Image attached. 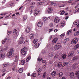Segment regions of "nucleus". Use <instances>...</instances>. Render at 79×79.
I'll return each instance as SVG.
<instances>
[{
  "label": "nucleus",
  "instance_id": "30",
  "mask_svg": "<svg viewBox=\"0 0 79 79\" xmlns=\"http://www.w3.org/2000/svg\"><path fill=\"white\" fill-rule=\"evenodd\" d=\"M6 15V13H5L0 14V16L1 17H0V19H2V18H3V16H4V15Z\"/></svg>",
  "mask_w": 79,
  "mask_h": 79
},
{
  "label": "nucleus",
  "instance_id": "40",
  "mask_svg": "<svg viewBox=\"0 0 79 79\" xmlns=\"http://www.w3.org/2000/svg\"><path fill=\"white\" fill-rule=\"evenodd\" d=\"M48 19V18L47 17H44L43 19V21H45Z\"/></svg>",
  "mask_w": 79,
  "mask_h": 79
},
{
  "label": "nucleus",
  "instance_id": "5",
  "mask_svg": "<svg viewBox=\"0 0 79 79\" xmlns=\"http://www.w3.org/2000/svg\"><path fill=\"white\" fill-rule=\"evenodd\" d=\"M8 47H6L4 48L3 47H0V53H1V52H2L3 51V50H8Z\"/></svg>",
  "mask_w": 79,
  "mask_h": 79
},
{
  "label": "nucleus",
  "instance_id": "1",
  "mask_svg": "<svg viewBox=\"0 0 79 79\" xmlns=\"http://www.w3.org/2000/svg\"><path fill=\"white\" fill-rule=\"evenodd\" d=\"M28 49L27 47H25L24 48L21 49V52L22 55H26L27 51Z\"/></svg>",
  "mask_w": 79,
  "mask_h": 79
},
{
  "label": "nucleus",
  "instance_id": "7",
  "mask_svg": "<svg viewBox=\"0 0 79 79\" xmlns=\"http://www.w3.org/2000/svg\"><path fill=\"white\" fill-rule=\"evenodd\" d=\"M79 58V55L76 56H74L73 58L72 59V61H76L77 60L78 58Z\"/></svg>",
  "mask_w": 79,
  "mask_h": 79
},
{
  "label": "nucleus",
  "instance_id": "62",
  "mask_svg": "<svg viewBox=\"0 0 79 79\" xmlns=\"http://www.w3.org/2000/svg\"><path fill=\"white\" fill-rule=\"evenodd\" d=\"M6 72V70H5V69H3L2 70V72L3 73H5V72Z\"/></svg>",
  "mask_w": 79,
  "mask_h": 79
},
{
  "label": "nucleus",
  "instance_id": "33",
  "mask_svg": "<svg viewBox=\"0 0 79 79\" xmlns=\"http://www.w3.org/2000/svg\"><path fill=\"white\" fill-rule=\"evenodd\" d=\"M56 72L55 71H53L51 73V75L52 76H55V75H56Z\"/></svg>",
  "mask_w": 79,
  "mask_h": 79
},
{
  "label": "nucleus",
  "instance_id": "42",
  "mask_svg": "<svg viewBox=\"0 0 79 79\" xmlns=\"http://www.w3.org/2000/svg\"><path fill=\"white\" fill-rule=\"evenodd\" d=\"M78 24H79V21H76L73 23V24L74 25H77Z\"/></svg>",
  "mask_w": 79,
  "mask_h": 79
},
{
  "label": "nucleus",
  "instance_id": "19",
  "mask_svg": "<svg viewBox=\"0 0 79 79\" xmlns=\"http://www.w3.org/2000/svg\"><path fill=\"white\" fill-rule=\"evenodd\" d=\"M9 66V64L6 63V64H4L3 65V68H6V67H8Z\"/></svg>",
  "mask_w": 79,
  "mask_h": 79
},
{
  "label": "nucleus",
  "instance_id": "25",
  "mask_svg": "<svg viewBox=\"0 0 79 79\" xmlns=\"http://www.w3.org/2000/svg\"><path fill=\"white\" fill-rule=\"evenodd\" d=\"M59 57V55H58V54H57L54 56V58L55 60H57Z\"/></svg>",
  "mask_w": 79,
  "mask_h": 79
},
{
  "label": "nucleus",
  "instance_id": "45",
  "mask_svg": "<svg viewBox=\"0 0 79 79\" xmlns=\"http://www.w3.org/2000/svg\"><path fill=\"white\" fill-rule=\"evenodd\" d=\"M65 35V33H64L62 34L61 35H60V37L61 38H63V37H64Z\"/></svg>",
  "mask_w": 79,
  "mask_h": 79
},
{
  "label": "nucleus",
  "instance_id": "14",
  "mask_svg": "<svg viewBox=\"0 0 79 79\" xmlns=\"http://www.w3.org/2000/svg\"><path fill=\"white\" fill-rule=\"evenodd\" d=\"M18 60L19 59H16L15 60V61L12 64V65H13V64H15V66H17L18 64Z\"/></svg>",
  "mask_w": 79,
  "mask_h": 79
},
{
  "label": "nucleus",
  "instance_id": "48",
  "mask_svg": "<svg viewBox=\"0 0 79 79\" xmlns=\"http://www.w3.org/2000/svg\"><path fill=\"white\" fill-rule=\"evenodd\" d=\"M79 35V32L77 31L74 34L75 36H78Z\"/></svg>",
  "mask_w": 79,
  "mask_h": 79
},
{
  "label": "nucleus",
  "instance_id": "4",
  "mask_svg": "<svg viewBox=\"0 0 79 79\" xmlns=\"http://www.w3.org/2000/svg\"><path fill=\"white\" fill-rule=\"evenodd\" d=\"M19 44L20 45V44H22L24 42V38L21 37L19 39Z\"/></svg>",
  "mask_w": 79,
  "mask_h": 79
},
{
  "label": "nucleus",
  "instance_id": "3",
  "mask_svg": "<svg viewBox=\"0 0 79 79\" xmlns=\"http://www.w3.org/2000/svg\"><path fill=\"white\" fill-rule=\"evenodd\" d=\"M61 48V44L59 43H57L54 46V49L56 50H59Z\"/></svg>",
  "mask_w": 79,
  "mask_h": 79
},
{
  "label": "nucleus",
  "instance_id": "27",
  "mask_svg": "<svg viewBox=\"0 0 79 79\" xmlns=\"http://www.w3.org/2000/svg\"><path fill=\"white\" fill-rule=\"evenodd\" d=\"M79 44H78L76 45L74 47V50H76L78 48H79Z\"/></svg>",
  "mask_w": 79,
  "mask_h": 79
},
{
  "label": "nucleus",
  "instance_id": "64",
  "mask_svg": "<svg viewBox=\"0 0 79 79\" xmlns=\"http://www.w3.org/2000/svg\"><path fill=\"white\" fill-rule=\"evenodd\" d=\"M77 12H79V9H78L77 10H76L74 13H77Z\"/></svg>",
  "mask_w": 79,
  "mask_h": 79
},
{
  "label": "nucleus",
  "instance_id": "37",
  "mask_svg": "<svg viewBox=\"0 0 79 79\" xmlns=\"http://www.w3.org/2000/svg\"><path fill=\"white\" fill-rule=\"evenodd\" d=\"M39 45H40L39 43H37L35 45V47L36 48H38V47H39Z\"/></svg>",
  "mask_w": 79,
  "mask_h": 79
},
{
  "label": "nucleus",
  "instance_id": "11",
  "mask_svg": "<svg viewBox=\"0 0 79 79\" xmlns=\"http://www.w3.org/2000/svg\"><path fill=\"white\" fill-rule=\"evenodd\" d=\"M31 31V28L29 27H27L26 29L25 32L27 33H29Z\"/></svg>",
  "mask_w": 79,
  "mask_h": 79
},
{
  "label": "nucleus",
  "instance_id": "46",
  "mask_svg": "<svg viewBox=\"0 0 79 79\" xmlns=\"http://www.w3.org/2000/svg\"><path fill=\"white\" fill-rule=\"evenodd\" d=\"M76 66H77V65H76V64H74L73 65L72 68L73 69H75V68H76Z\"/></svg>",
  "mask_w": 79,
  "mask_h": 79
},
{
  "label": "nucleus",
  "instance_id": "34",
  "mask_svg": "<svg viewBox=\"0 0 79 79\" xmlns=\"http://www.w3.org/2000/svg\"><path fill=\"white\" fill-rule=\"evenodd\" d=\"M42 71V70L41 69L39 68L38 70V75H40V72Z\"/></svg>",
  "mask_w": 79,
  "mask_h": 79
},
{
  "label": "nucleus",
  "instance_id": "36",
  "mask_svg": "<svg viewBox=\"0 0 79 79\" xmlns=\"http://www.w3.org/2000/svg\"><path fill=\"white\" fill-rule=\"evenodd\" d=\"M25 63V60H22L21 63V64L22 65H24Z\"/></svg>",
  "mask_w": 79,
  "mask_h": 79
},
{
  "label": "nucleus",
  "instance_id": "22",
  "mask_svg": "<svg viewBox=\"0 0 79 79\" xmlns=\"http://www.w3.org/2000/svg\"><path fill=\"white\" fill-rule=\"evenodd\" d=\"M69 77H73L74 75V73H73V72L70 73H69Z\"/></svg>",
  "mask_w": 79,
  "mask_h": 79
},
{
  "label": "nucleus",
  "instance_id": "41",
  "mask_svg": "<svg viewBox=\"0 0 79 79\" xmlns=\"http://www.w3.org/2000/svg\"><path fill=\"white\" fill-rule=\"evenodd\" d=\"M16 65H15V64H13H13L12 65V66H13L12 68L13 71H15V69H16Z\"/></svg>",
  "mask_w": 79,
  "mask_h": 79
},
{
  "label": "nucleus",
  "instance_id": "21",
  "mask_svg": "<svg viewBox=\"0 0 79 79\" xmlns=\"http://www.w3.org/2000/svg\"><path fill=\"white\" fill-rule=\"evenodd\" d=\"M57 65L59 68H61L62 66V65H63V63L61 62H59L57 64Z\"/></svg>",
  "mask_w": 79,
  "mask_h": 79
},
{
  "label": "nucleus",
  "instance_id": "28",
  "mask_svg": "<svg viewBox=\"0 0 79 79\" xmlns=\"http://www.w3.org/2000/svg\"><path fill=\"white\" fill-rule=\"evenodd\" d=\"M23 68H21L20 69H19L18 71L20 73H22L23 71Z\"/></svg>",
  "mask_w": 79,
  "mask_h": 79
},
{
  "label": "nucleus",
  "instance_id": "6",
  "mask_svg": "<svg viewBox=\"0 0 79 79\" xmlns=\"http://www.w3.org/2000/svg\"><path fill=\"white\" fill-rule=\"evenodd\" d=\"M60 22V19L57 17H55L54 19V23H58Z\"/></svg>",
  "mask_w": 79,
  "mask_h": 79
},
{
  "label": "nucleus",
  "instance_id": "44",
  "mask_svg": "<svg viewBox=\"0 0 79 79\" xmlns=\"http://www.w3.org/2000/svg\"><path fill=\"white\" fill-rule=\"evenodd\" d=\"M65 13V11H62L60 12V14L61 15H64V14Z\"/></svg>",
  "mask_w": 79,
  "mask_h": 79
},
{
  "label": "nucleus",
  "instance_id": "51",
  "mask_svg": "<svg viewBox=\"0 0 79 79\" xmlns=\"http://www.w3.org/2000/svg\"><path fill=\"white\" fill-rule=\"evenodd\" d=\"M29 10H33V9H34V6H31L29 7Z\"/></svg>",
  "mask_w": 79,
  "mask_h": 79
},
{
  "label": "nucleus",
  "instance_id": "53",
  "mask_svg": "<svg viewBox=\"0 0 79 79\" xmlns=\"http://www.w3.org/2000/svg\"><path fill=\"white\" fill-rule=\"evenodd\" d=\"M66 54H64L62 56V58L63 59H64L66 58Z\"/></svg>",
  "mask_w": 79,
  "mask_h": 79
},
{
  "label": "nucleus",
  "instance_id": "13",
  "mask_svg": "<svg viewBox=\"0 0 79 79\" xmlns=\"http://www.w3.org/2000/svg\"><path fill=\"white\" fill-rule=\"evenodd\" d=\"M73 1L72 0H69L67 1H60L59 2L60 3H73Z\"/></svg>",
  "mask_w": 79,
  "mask_h": 79
},
{
  "label": "nucleus",
  "instance_id": "16",
  "mask_svg": "<svg viewBox=\"0 0 79 79\" xmlns=\"http://www.w3.org/2000/svg\"><path fill=\"white\" fill-rule=\"evenodd\" d=\"M58 40V38L57 37L55 38L53 40L52 42L54 44L56 43Z\"/></svg>",
  "mask_w": 79,
  "mask_h": 79
},
{
  "label": "nucleus",
  "instance_id": "49",
  "mask_svg": "<svg viewBox=\"0 0 79 79\" xmlns=\"http://www.w3.org/2000/svg\"><path fill=\"white\" fill-rule=\"evenodd\" d=\"M71 32H72V30H70L68 31L67 34H70Z\"/></svg>",
  "mask_w": 79,
  "mask_h": 79
},
{
  "label": "nucleus",
  "instance_id": "55",
  "mask_svg": "<svg viewBox=\"0 0 79 79\" xmlns=\"http://www.w3.org/2000/svg\"><path fill=\"white\" fill-rule=\"evenodd\" d=\"M11 33H12V31H9L7 32V34H8V35H10L11 34Z\"/></svg>",
  "mask_w": 79,
  "mask_h": 79
},
{
  "label": "nucleus",
  "instance_id": "56",
  "mask_svg": "<svg viewBox=\"0 0 79 79\" xmlns=\"http://www.w3.org/2000/svg\"><path fill=\"white\" fill-rule=\"evenodd\" d=\"M65 6V5H62V6H59V8H63Z\"/></svg>",
  "mask_w": 79,
  "mask_h": 79
},
{
  "label": "nucleus",
  "instance_id": "18",
  "mask_svg": "<svg viewBox=\"0 0 79 79\" xmlns=\"http://www.w3.org/2000/svg\"><path fill=\"white\" fill-rule=\"evenodd\" d=\"M54 55H55V54H54L53 52H51L50 53L48 54L49 58H51V57H52L53 56H54Z\"/></svg>",
  "mask_w": 79,
  "mask_h": 79
},
{
  "label": "nucleus",
  "instance_id": "29",
  "mask_svg": "<svg viewBox=\"0 0 79 79\" xmlns=\"http://www.w3.org/2000/svg\"><path fill=\"white\" fill-rule=\"evenodd\" d=\"M64 24H65V22H62L60 24V27H63Z\"/></svg>",
  "mask_w": 79,
  "mask_h": 79
},
{
  "label": "nucleus",
  "instance_id": "24",
  "mask_svg": "<svg viewBox=\"0 0 79 79\" xmlns=\"http://www.w3.org/2000/svg\"><path fill=\"white\" fill-rule=\"evenodd\" d=\"M27 15H24L22 18L23 21H25L26 20V19H27Z\"/></svg>",
  "mask_w": 79,
  "mask_h": 79
},
{
  "label": "nucleus",
  "instance_id": "20",
  "mask_svg": "<svg viewBox=\"0 0 79 79\" xmlns=\"http://www.w3.org/2000/svg\"><path fill=\"white\" fill-rule=\"evenodd\" d=\"M42 22H38L37 24V26L38 27H41V26H42Z\"/></svg>",
  "mask_w": 79,
  "mask_h": 79
},
{
  "label": "nucleus",
  "instance_id": "57",
  "mask_svg": "<svg viewBox=\"0 0 79 79\" xmlns=\"http://www.w3.org/2000/svg\"><path fill=\"white\" fill-rule=\"evenodd\" d=\"M38 61H42V58H41V59H40V58H39L38 59V60H37Z\"/></svg>",
  "mask_w": 79,
  "mask_h": 79
},
{
  "label": "nucleus",
  "instance_id": "60",
  "mask_svg": "<svg viewBox=\"0 0 79 79\" xmlns=\"http://www.w3.org/2000/svg\"><path fill=\"white\" fill-rule=\"evenodd\" d=\"M35 4V2H31V5H32V6H33V5H34Z\"/></svg>",
  "mask_w": 79,
  "mask_h": 79
},
{
  "label": "nucleus",
  "instance_id": "35",
  "mask_svg": "<svg viewBox=\"0 0 79 79\" xmlns=\"http://www.w3.org/2000/svg\"><path fill=\"white\" fill-rule=\"evenodd\" d=\"M29 42H25L24 43V44H25V45L26 47H28L29 46Z\"/></svg>",
  "mask_w": 79,
  "mask_h": 79
},
{
  "label": "nucleus",
  "instance_id": "2",
  "mask_svg": "<svg viewBox=\"0 0 79 79\" xmlns=\"http://www.w3.org/2000/svg\"><path fill=\"white\" fill-rule=\"evenodd\" d=\"M79 41V39L77 37H75L71 41V44H76V43H77V42Z\"/></svg>",
  "mask_w": 79,
  "mask_h": 79
},
{
  "label": "nucleus",
  "instance_id": "38",
  "mask_svg": "<svg viewBox=\"0 0 79 79\" xmlns=\"http://www.w3.org/2000/svg\"><path fill=\"white\" fill-rule=\"evenodd\" d=\"M58 74L59 75V77H61L63 76V73L62 72L58 73Z\"/></svg>",
  "mask_w": 79,
  "mask_h": 79
},
{
  "label": "nucleus",
  "instance_id": "17",
  "mask_svg": "<svg viewBox=\"0 0 79 79\" xmlns=\"http://www.w3.org/2000/svg\"><path fill=\"white\" fill-rule=\"evenodd\" d=\"M53 11V9L52 8H49L47 10V12L49 13H52Z\"/></svg>",
  "mask_w": 79,
  "mask_h": 79
},
{
  "label": "nucleus",
  "instance_id": "47",
  "mask_svg": "<svg viewBox=\"0 0 79 79\" xmlns=\"http://www.w3.org/2000/svg\"><path fill=\"white\" fill-rule=\"evenodd\" d=\"M68 39L66 38V39H65L64 41V44H65L66 42H68Z\"/></svg>",
  "mask_w": 79,
  "mask_h": 79
},
{
  "label": "nucleus",
  "instance_id": "39",
  "mask_svg": "<svg viewBox=\"0 0 79 79\" xmlns=\"http://www.w3.org/2000/svg\"><path fill=\"white\" fill-rule=\"evenodd\" d=\"M38 42V39H35L33 41V43L34 44H35V43H36V42Z\"/></svg>",
  "mask_w": 79,
  "mask_h": 79
},
{
  "label": "nucleus",
  "instance_id": "23",
  "mask_svg": "<svg viewBox=\"0 0 79 79\" xmlns=\"http://www.w3.org/2000/svg\"><path fill=\"white\" fill-rule=\"evenodd\" d=\"M39 12H40L39 10H35V13H34V15H35V16H37V15H38L39 13Z\"/></svg>",
  "mask_w": 79,
  "mask_h": 79
},
{
  "label": "nucleus",
  "instance_id": "10",
  "mask_svg": "<svg viewBox=\"0 0 79 79\" xmlns=\"http://www.w3.org/2000/svg\"><path fill=\"white\" fill-rule=\"evenodd\" d=\"M5 57V54L2 53L0 54V59H3Z\"/></svg>",
  "mask_w": 79,
  "mask_h": 79
},
{
  "label": "nucleus",
  "instance_id": "26",
  "mask_svg": "<svg viewBox=\"0 0 79 79\" xmlns=\"http://www.w3.org/2000/svg\"><path fill=\"white\" fill-rule=\"evenodd\" d=\"M75 75L77 76L78 79H79V71H77L75 73Z\"/></svg>",
  "mask_w": 79,
  "mask_h": 79
},
{
  "label": "nucleus",
  "instance_id": "9",
  "mask_svg": "<svg viewBox=\"0 0 79 79\" xmlns=\"http://www.w3.org/2000/svg\"><path fill=\"white\" fill-rule=\"evenodd\" d=\"M17 34H18V31L16 29H14L13 32V35H15V37H17Z\"/></svg>",
  "mask_w": 79,
  "mask_h": 79
},
{
  "label": "nucleus",
  "instance_id": "15",
  "mask_svg": "<svg viewBox=\"0 0 79 79\" xmlns=\"http://www.w3.org/2000/svg\"><path fill=\"white\" fill-rule=\"evenodd\" d=\"M30 39L33 40L34 39V34H31L30 35Z\"/></svg>",
  "mask_w": 79,
  "mask_h": 79
},
{
  "label": "nucleus",
  "instance_id": "43",
  "mask_svg": "<svg viewBox=\"0 0 79 79\" xmlns=\"http://www.w3.org/2000/svg\"><path fill=\"white\" fill-rule=\"evenodd\" d=\"M43 3H44L43 2H40L37 3V5H38V6H39V5H40L43 4Z\"/></svg>",
  "mask_w": 79,
  "mask_h": 79
},
{
  "label": "nucleus",
  "instance_id": "32",
  "mask_svg": "<svg viewBox=\"0 0 79 79\" xmlns=\"http://www.w3.org/2000/svg\"><path fill=\"white\" fill-rule=\"evenodd\" d=\"M6 40H7V38H6L3 40L2 41V43L3 44H4L6 42Z\"/></svg>",
  "mask_w": 79,
  "mask_h": 79
},
{
  "label": "nucleus",
  "instance_id": "54",
  "mask_svg": "<svg viewBox=\"0 0 79 79\" xmlns=\"http://www.w3.org/2000/svg\"><path fill=\"white\" fill-rule=\"evenodd\" d=\"M31 76L33 77H36V73H34L32 74Z\"/></svg>",
  "mask_w": 79,
  "mask_h": 79
},
{
  "label": "nucleus",
  "instance_id": "58",
  "mask_svg": "<svg viewBox=\"0 0 79 79\" xmlns=\"http://www.w3.org/2000/svg\"><path fill=\"white\" fill-rule=\"evenodd\" d=\"M46 75V73L44 72L43 74V77H45V75Z\"/></svg>",
  "mask_w": 79,
  "mask_h": 79
},
{
  "label": "nucleus",
  "instance_id": "63",
  "mask_svg": "<svg viewBox=\"0 0 79 79\" xmlns=\"http://www.w3.org/2000/svg\"><path fill=\"white\" fill-rule=\"evenodd\" d=\"M11 78V77L10 76H9L7 77L6 79H10Z\"/></svg>",
  "mask_w": 79,
  "mask_h": 79
},
{
  "label": "nucleus",
  "instance_id": "59",
  "mask_svg": "<svg viewBox=\"0 0 79 79\" xmlns=\"http://www.w3.org/2000/svg\"><path fill=\"white\" fill-rule=\"evenodd\" d=\"M52 31H53V29L52 28L49 29V32H52Z\"/></svg>",
  "mask_w": 79,
  "mask_h": 79
},
{
  "label": "nucleus",
  "instance_id": "31",
  "mask_svg": "<svg viewBox=\"0 0 79 79\" xmlns=\"http://www.w3.org/2000/svg\"><path fill=\"white\" fill-rule=\"evenodd\" d=\"M31 57L30 56H28L26 60V62H28L29 60H31Z\"/></svg>",
  "mask_w": 79,
  "mask_h": 79
},
{
  "label": "nucleus",
  "instance_id": "50",
  "mask_svg": "<svg viewBox=\"0 0 79 79\" xmlns=\"http://www.w3.org/2000/svg\"><path fill=\"white\" fill-rule=\"evenodd\" d=\"M68 64V63L67 62H64L63 63V67H64L66 65H67Z\"/></svg>",
  "mask_w": 79,
  "mask_h": 79
},
{
  "label": "nucleus",
  "instance_id": "52",
  "mask_svg": "<svg viewBox=\"0 0 79 79\" xmlns=\"http://www.w3.org/2000/svg\"><path fill=\"white\" fill-rule=\"evenodd\" d=\"M13 52H14V49H13V48H11L10 49L9 52H10V53H13Z\"/></svg>",
  "mask_w": 79,
  "mask_h": 79
},
{
  "label": "nucleus",
  "instance_id": "12",
  "mask_svg": "<svg viewBox=\"0 0 79 79\" xmlns=\"http://www.w3.org/2000/svg\"><path fill=\"white\" fill-rule=\"evenodd\" d=\"M7 56L9 58H11L13 56L12 55V53L10 52H8L7 54Z\"/></svg>",
  "mask_w": 79,
  "mask_h": 79
},
{
  "label": "nucleus",
  "instance_id": "61",
  "mask_svg": "<svg viewBox=\"0 0 79 79\" xmlns=\"http://www.w3.org/2000/svg\"><path fill=\"white\" fill-rule=\"evenodd\" d=\"M25 42H29V40L28 39H26V40H25Z\"/></svg>",
  "mask_w": 79,
  "mask_h": 79
},
{
  "label": "nucleus",
  "instance_id": "8",
  "mask_svg": "<svg viewBox=\"0 0 79 79\" xmlns=\"http://www.w3.org/2000/svg\"><path fill=\"white\" fill-rule=\"evenodd\" d=\"M74 52L73 51H71L68 54V57H71L72 56L74 55Z\"/></svg>",
  "mask_w": 79,
  "mask_h": 79
}]
</instances>
